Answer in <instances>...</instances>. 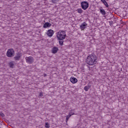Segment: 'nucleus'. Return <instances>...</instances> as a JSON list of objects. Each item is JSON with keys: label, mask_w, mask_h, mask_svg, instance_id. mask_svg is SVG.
<instances>
[{"label": "nucleus", "mask_w": 128, "mask_h": 128, "mask_svg": "<svg viewBox=\"0 0 128 128\" xmlns=\"http://www.w3.org/2000/svg\"><path fill=\"white\" fill-rule=\"evenodd\" d=\"M86 62L89 66H94L98 62V57L94 54H90L87 56Z\"/></svg>", "instance_id": "nucleus-1"}, {"label": "nucleus", "mask_w": 128, "mask_h": 128, "mask_svg": "<svg viewBox=\"0 0 128 128\" xmlns=\"http://www.w3.org/2000/svg\"><path fill=\"white\" fill-rule=\"evenodd\" d=\"M56 36L58 40H64V38H66V32H64V30H62L57 33Z\"/></svg>", "instance_id": "nucleus-2"}, {"label": "nucleus", "mask_w": 128, "mask_h": 128, "mask_svg": "<svg viewBox=\"0 0 128 128\" xmlns=\"http://www.w3.org/2000/svg\"><path fill=\"white\" fill-rule=\"evenodd\" d=\"M14 56V49L10 48L6 52V56L8 58H12Z\"/></svg>", "instance_id": "nucleus-3"}, {"label": "nucleus", "mask_w": 128, "mask_h": 128, "mask_svg": "<svg viewBox=\"0 0 128 128\" xmlns=\"http://www.w3.org/2000/svg\"><path fill=\"white\" fill-rule=\"evenodd\" d=\"M81 6L82 10H86L88 8V3L86 1H83L81 2Z\"/></svg>", "instance_id": "nucleus-4"}, {"label": "nucleus", "mask_w": 128, "mask_h": 128, "mask_svg": "<svg viewBox=\"0 0 128 128\" xmlns=\"http://www.w3.org/2000/svg\"><path fill=\"white\" fill-rule=\"evenodd\" d=\"M25 60H26V62L28 64H32L34 60V58L32 56H30L28 57H26Z\"/></svg>", "instance_id": "nucleus-5"}, {"label": "nucleus", "mask_w": 128, "mask_h": 128, "mask_svg": "<svg viewBox=\"0 0 128 128\" xmlns=\"http://www.w3.org/2000/svg\"><path fill=\"white\" fill-rule=\"evenodd\" d=\"M54 34V30L52 29H50L47 31L46 34L48 36H49L50 38H52Z\"/></svg>", "instance_id": "nucleus-6"}, {"label": "nucleus", "mask_w": 128, "mask_h": 128, "mask_svg": "<svg viewBox=\"0 0 128 128\" xmlns=\"http://www.w3.org/2000/svg\"><path fill=\"white\" fill-rule=\"evenodd\" d=\"M87 26H88V24H86V22H84L80 26V29L81 30H84L86 28Z\"/></svg>", "instance_id": "nucleus-7"}, {"label": "nucleus", "mask_w": 128, "mask_h": 128, "mask_svg": "<svg viewBox=\"0 0 128 128\" xmlns=\"http://www.w3.org/2000/svg\"><path fill=\"white\" fill-rule=\"evenodd\" d=\"M52 54H56L58 52V48L54 46L52 48V50H51Z\"/></svg>", "instance_id": "nucleus-8"}, {"label": "nucleus", "mask_w": 128, "mask_h": 128, "mask_svg": "<svg viewBox=\"0 0 128 128\" xmlns=\"http://www.w3.org/2000/svg\"><path fill=\"white\" fill-rule=\"evenodd\" d=\"M22 58V54L18 53L16 54V55L14 57V60H20V58Z\"/></svg>", "instance_id": "nucleus-9"}, {"label": "nucleus", "mask_w": 128, "mask_h": 128, "mask_svg": "<svg viewBox=\"0 0 128 128\" xmlns=\"http://www.w3.org/2000/svg\"><path fill=\"white\" fill-rule=\"evenodd\" d=\"M70 82H71L74 84H76V82H78V79L72 76L70 78Z\"/></svg>", "instance_id": "nucleus-10"}, {"label": "nucleus", "mask_w": 128, "mask_h": 128, "mask_svg": "<svg viewBox=\"0 0 128 128\" xmlns=\"http://www.w3.org/2000/svg\"><path fill=\"white\" fill-rule=\"evenodd\" d=\"M52 26V24L46 22H45L44 25L43 26L44 28H50Z\"/></svg>", "instance_id": "nucleus-11"}, {"label": "nucleus", "mask_w": 128, "mask_h": 128, "mask_svg": "<svg viewBox=\"0 0 128 128\" xmlns=\"http://www.w3.org/2000/svg\"><path fill=\"white\" fill-rule=\"evenodd\" d=\"M90 88H92V85L88 84L87 86H85L84 87V90H85V92H88V90H90Z\"/></svg>", "instance_id": "nucleus-12"}, {"label": "nucleus", "mask_w": 128, "mask_h": 128, "mask_svg": "<svg viewBox=\"0 0 128 128\" xmlns=\"http://www.w3.org/2000/svg\"><path fill=\"white\" fill-rule=\"evenodd\" d=\"M100 12L102 14V16H106V10H104V8L100 9Z\"/></svg>", "instance_id": "nucleus-13"}, {"label": "nucleus", "mask_w": 128, "mask_h": 128, "mask_svg": "<svg viewBox=\"0 0 128 128\" xmlns=\"http://www.w3.org/2000/svg\"><path fill=\"white\" fill-rule=\"evenodd\" d=\"M9 66L11 68H14V62L12 61L10 62Z\"/></svg>", "instance_id": "nucleus-14"}, {"label": "nucleus", "mask_w": 128, "mask_h": 128, "mask_svg": "<svg viewBox=\"0 0 128 128\" xmlns=\"http://www.w3.org/2000/svg\"><path fill=\"white\" fill-rule=\"evenodd\" d=\"M72 116V114L70 113L68 115L66 116V122H68V120Z\"/></svg>", "instance_id": "nucleus-15"}, {"label": "nucleus", "mask_w": 128, "mask_h": 128, "mask_svg": "<svg viewBox=\"0 0 128 128\" xmlns=\"http://www.w3.org/2000/svg\"><path fill=\"white\" fill-rule=\"evenodd\" d=\"M77 12L78 14H82V8H78L77 9Z\"/></svg>", "instance_id": "nucleus-16"}, {"label": "nucleus", "mask_w": 128, "mask_h": 128, "mask_svg": "<svg viewBox=\"0 0 128 128\" xmlns=\"http://www.w3.org/2000/svg\"><path fill=\"white\" fill-rule=\"evenodd\" d=\"M59 44L60 46H64V40H59Z\"/></svg>", "instance_id": "nucleus-17"}, {"label": "nucleus", "mask_w": 128, "mask_h": 128, "mask_svg": "<svg viewBox=\"0 0 128 128\" xmlns=\"http://www.w3.org/2000/svg\"><path fill=\"white\" fill-rule=\"evenodd\" d=\"M104 4L106 6V8H108V2H106V0H104V2H103Z\"/></svg>", "instance_id": "nucleus-18"}, {"label": "nucleus", "mask_w": 128, "mask_h": 128, "mask_svg": "<svg viewBox=\"0 0 128 128\" xmlns=\"http://www.w3.org/2000/svg\"><path fill=\"white\" fill-rule=\"evenodd\" d=\"M45 126L46 128H50V124H48V123L46 122L45 124Z\"/></svg>", "instance_id": "nucleus-19"}, {"label": "nucleus", "mask_w": 128, "mask_h": 128, "mask_svg": "<svg viewBox=\"0 0 128 128\" xmlns=\"http://www.w3.org/2000/svg\"><path fill=\"white\" fill-rule=\"evenodd\" d=\"M39 96H44V94H42V92H40V94H39Z\"/></svg>", "instance_id": "nucleus-20"}, {"label": "nucleus", "mask_w": 128, "mask_h": 128, "mask_svg": "<svg viewBox=\"0 0 128 128\" xmlns=\"http://www.w3.org/2000/svg\"><path fill=\"white\" fill-rule=\"evenodd\" d=\"M112 22H113L112 21L110 22H109L110 25V26H112Z\"/></svg>", "instance_id": "nucleus-21"}, {"label": "nucleus", "mask_w": 128, "mask_h": 128, "mask_svg": "<svg viewBox=\"0 0 128 128\" xmlns=\"http://www.w3.org/2000/svg\"><path fill=\"white\" fill-rule=\"evenodd\" d=\"M104 0H101V1L102 2H103V3H104Z\"/></svg>", "instance_id": "nucleus-22"}, {"label": "nucleus", "mask_w": 128, "mask_h": 128, "mask_svg": "<svg viewBox=\"0 0 128 128\" xmlns=\"http://www.w3.org/2000/svg\"><path fill=\"white\" fill-rule=\"evenodd\" d=\"M71 114H72V116H74V113H72Z\"/></svg>", "instance_id": "nucleus-23"}, {"label": "nucleus", "mask_w": 128, "mask_h": 128, "mask_svg": "<svg viewBox=\"0 0 128 128\" xmlns=\"http://www.w3.org/2000/svg\"><path fill=\"white\" fill-rule=\"evenodd\" d=\"M44 76H46V74H44Z\"/></svg>", "instance_id": "nucleus-24"}, {"label": "nucleus", "mask_w": 128, "mask_h": 128, "mask_svg": "<svg viewBox=\"0 0 128 128\" xmlns=\"http://www.w3.org/2000/svg\"><path fill=\"white\" fill-rule=\"evenodd\" d=\"M52 2H54V0H52Z\"/></svg>", "instance_id": "nucleus-25"}]
</instances>
